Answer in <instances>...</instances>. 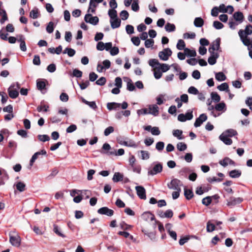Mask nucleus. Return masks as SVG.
<instances>
[{
  "label": "nucleus",
  "mask_w": 252,
  "mask_h": 252,
  "mask_svg": "<svg viewBox=\"0 0 252 252\" xmlns=\"http://www.w3.org/2000/svg\"><path fill=\"white\" fill-rule=\"evenodd\" d=\"M124 176L120 172L115 173L112 180L114 182H118L123 181Z\"/></svg>",
  "instance_id": "393cba45"
},
{
  "label": "nucleus",
  "mask_w": 252,
  "mask_h": 252,
  "mask_svg": "<svg viewBox=\"0 0 252 252\" xmlns=\"http://www.w3.org/2000/svg\"><path fill=\"white\" fill-rule=\"evenodd\" d=\"M184 52L188 57H193L196 55V53L195 50H192L187 48L184 49Z\"/></svg>",
  "instance_id": "72a5a7b5"
},
{
  "label": "nucleus",
  "mask_w": 252,
  "mask_h": 252,
  "mask_svg": "<svg viewBox=\"0 0 252 252\" xmlns=\"http://www.w3.org/2000/svg\"><path fill=\"white\" fill-rule=\"evenodd\" d=\"M141 153V158L142 159H148L150 158L149 153L148 151H140Z\"/></svg>",
  "instance_id": "864d4df0"
},
{
  "label": "nucleus",
  "mask_w": 252,
  "mask_h": 252,
  "mask_svg": "<svg viewBox=\"0 0 252 252\" xmlns=\"http://www.w3.org/2000/svg\"><path fill=\"white\" fill-rule=\"evenodd\" d=\"M119 143L121 145H124L127 147L136 148L137 145L132 140H130L129 141H126L123 140H119Z\"/></svg>",
  "instance_id": "412c9836"
},
{
  "label": "nucleus",
  "mask_w": 252,
  "mask_h": 252,
  "mask_svg": "<svg viewBox=\"0 0 252 252\" xmlns=\"http://www.w3.org/2000/svg\"><path fill=\"white\" fill-rule=\"evenodd\" d=\"M165 29L167 32H172L175 31L176 27L174 24L167 23L165 26Z\"/></svg>",
  "instance_id": "f704fd0d"
},
{
  "label": "nucleus",
  "mask_w": 252,
  "mask_h": 252,
  "mask_svg": "<svg viewBox=\"0 0 252 252\" xmlns=\"http://www.w3.org/2000/svg\"><path fill=\"white\" fill-rule=\"evenodd\" d=\"M241 175V172L238 170H233L229 172V176L233 178H239Z\"/></svg>",
  "instance_id": "7c9ffc66"
},
{
  "label": "nucleus",
  "mask_w": 252,
  "mask_h": 252,
  "mask_svg": "<svg viewBox=\"0 0 252 252\" xmlns=\"http://www.w3.org/2000/svg\"><path fill=\"white\" fill-rule=\"evenodd\" d=\"M125 154V150L123 149H120L118 150L117 152H116V150H114L113 151L107 152L106 154L107 155H115V156H122Z\"/></svg>",
  "instance_id": "a878e982"
},
{
  "label": "nucleus",
  "mask_w": 252,
  "mask_h": 252,
  "mask_svg": "<svg viewBox=\"0 0 252 252\" xmlns=\"http://www.w3.org/2000/svg\"><path fill=\"white\" fill-rule=\"evenodd\" d=\"M37 137L38 139L42 142L48 141L50 139V137L46 134L38 135Z\"/></svg>",
  "instance_id": "13d9d810"
},
{
  "label": "nucleus",
  "mask_w": 252,
  "mask_h": 252,
  "mask_svg": "<svg viewBox=\"0 0 252 252\" xmlns=\"http://www.w3.org/2000/svg\"><path fill=\"white\" fill-rule=\"evenodd\" d=\"M215 225L211 222V220H209L207 223L206 229L208 232H213L215 229Z\"/></svg>",
  "instance_id": "c9c22d12"
},
{
  "label": "nucleus",
  "mask_w": 252,
  "mask_h": 252,
  "mask_svg": "<svg viewBox=\"0 0 252 252\" xmlns=\"http://www.w3.org/2000/svg\"><path fill=\"white\" fill-rule=\"evenodd\" d=\"M207 120V116L206 114L203 113L196 119L194 123V126L195 127H199L203 124V122H205Z\"/></svg>",
  "instance_id": "9d476101"
},
{
  "label": "nucleus",
  "mask_w": 252,
  "mask_h": 252,
  "mask_svg": "<svg viewBox=\"0 0 252 252\" xmlns=\"http://www.w3.org/2000/svg\"><path fill=\"white\" fill-rule=\"evenodd\" d=\"M172 51L169 48L164 49L158 53V57L162 61H167L172 55Z\"/></svg>",
  "instance_id": "423d86ee"
},
{
  "label": "nucleus",
  "mask_w": 252,
  "mask_h": 252,
  "mask_svg": "<svg viewBox=\"0 0 252 252\" xmlns=\"http://www.w3.org/2000/svg\"><path fill=\"white\" fill-rule=\"evenodd\" d=\"M238 34L243 43L245 46H248V49L250 50V48H252V43L246 34L245 36H244V31L240 30Z\"/></svg>",
  "instance_id": "20e7f679"
},
{
  "label": "nucleus",
  "mask_w": 252,
  "mask_h": 252,
  "mask_svg": "<svg viewBox=\"0 0 252 252\" xmlns=\"http://www.w3.org/2000/svg\"><path fill=\"white\" fill-rule=\"evenodd\" d=\"M20 85L18 83H13L8 89L9 96L13 99L16 98L19 95L18 90L20 89Z\"/></svg>",
  "instance_id": "f03ea898"
},
{
  "label": "nucleus",
  "mask_w": 252,
  "mask_h": 252,
  "mask_svg": "<svg viewBox=\"0 0 252 252\" xmlns=\"http://www.w3.org/2000/svg\"><path fill=\"white\" fill-rule=\"evenodd\" d=\"M223 26V25L218 21H215L213 22V27L217 30L221 29Z\"/></svg>",
  "instance_id": "4d7b16f0"
},
{
  "label": "nucleus",
  "mask_w": 252,
  "mask_h": 252,
  "mask_svg": "<svg viewBox=\"0 0 252 252\" xmlns=\"http://www.w3.org/2000/svg\"><path fill=\"white\" fill-rule=\"evenodd\" d=\"M120 17L123 20H126L129 16L128 12L126 10H123L120 12Z\"/></svg>",
  "instance_id": "5fc2aeb1"
},
{
  "label": "nucleus",
  "mask_w": 252,
  "mask_h": 252,
  "mask_svg": "<svg viewBox=\"0 0 252 252\" xmlns=\"http://www.w3.org/2000/svg\"><path fill=\"white\" fill-rule=\"evenodd\" d=\"M230 137L226 135V133L222 132L219 136V139L225 145H230L232 143V140Z\"/></svg>",
  "instance_id": "2eb2a0df"
},
{
  "label": "nucleus",
  "mask_w": 252,
  "mask_h": 252,
  "mask_svg": "<svg viewBox=\"0 0 252 252\" xmlns=\"http://www.w3.org/2000/svg\"><path fill=\"white\" fill-rule=\"evenodd\" d=\"M243 201V199L242 198L231 196L229 200L227 201V205L229 207H233L240 204Z\"/></svg>",
  "instance_id": "6e6552de"
},
{
  "label": "nucleus",
  "mask_w": 252,
  "mask_h": 252,
  "mask_svg": "<svg viewBox=\"0 0 252 252\" xmlns=\"http://www.w3.org/2000/svg\"><path fill=\"white\" fill-rule=\"evenodd\" d=\"M149 64L152 67H156L157 68H158L159 64L160 63L156 59H150L148 62Z\"/></svg>",
  "instance_id": "e433bc0d"
},
{
  "label": "nucleus",
  "mask_w": 252,
  "mask_h": 252,
  "mask_svg": "<svg viewBox=\"0 0 252 252\" xmlns=\"http://www.w3.org/2000/svg\"><path fill=\"white\" fill-rule=\"evenodd\" d=\"M141 218L143 220L146 221L149 220L152 221L155 220V216L149 212H144L142 214Z\"/></svg>",
  "instance_id": "6ab92c4d"
},
{
  "label": "nucleus",
  "mask_w": 252,
  "mask_h": 252,
  "mask_svg": "<svg viewBox=\"0 0 252 252\" xmlns=\"http://www.w3.org/2000/svg\"><path fill=\"white\" fill-rule=\"evenodd\" d=\"M215 109L219 112H225L226 110V105L223 102L219 103L216 105Z\"/></svg>",
  "instance_id": "4be33fe9"
},
{
  "label": "nucleus",
  "mask_w": 252,
  "mask_h": 252,
  "mask_svg": "<svg viewBox=\"0 0 252 252\" xmlns=\"http://www.w3.org/2000/svg\"><path fill=\"white\" fill-rule=\"evenodd\" d=\"M36 86L38 90H42L45 88L46 85L44 81L38 79L36 81Z\"/></svg>",
  "instance_id": "58836bf2"
},
{
  "label": "nucleus",
  "mask_w": 252,
  "mask_h": 252,
  "mask_svg": "<svg viewBox=\"0 0 252 252\" xmlns=\"http://www.w3.org/2000/svg\"><path fill=\"white\" fill-rule=\"evenodd\" d=\"M153 166L149 168L148 171V175L154 176L160 173L162 171V165L159 162H154Z\"/></svg>",
  "instance_id": "f257e3e1"
},
{
  "label": "nucleus",
  "mask_w": 252,
  "mask_h": 252,
  "mask_svg": "<svg viewBox=\"0 0 252 252\" xmlns=\"http://www.w3.org/2000/svg\"><path fill=\"white\" fill-rule=\"evenodd\" d=\"M53 231L58 235H59L63 238L65 237V235L61 232V229L58 227V225H57L56 224L54 225Z\"/></svg>",
  "instance_id": "a19ab883"
},
{
  "label": "nucleus",
  "mask_w": 252,
  "mask_h": 252,
  "mask_svg": "<svg viewBox=\"0 0 252 252\" xmlns=\"http://www.w3.org/2000/svg\"><path fill=\"white\" fill-rule=\"evenodd\" d=\"M212 202V199L210 196L204 198L202 200V203L206 206H209Z\"/></svg>",
  "instance_id": "09e8293b"
},
{
  "label": "nucleus",
  "mask_w": 252,
  "mask_h": 252,
  "mask_svg": "<svg viewBox=\"0 0 252 252\" xmlns=\"http://www.w3.org/2000/svg\"><path fill=\"white\" fill-rule=\"evenodd\" d=\"M82 101L94 110H96L97 108V106L95 101H89L84 98H82Z\"/></svg>",
  "instance_id": "5701e85b"
},
{
  "label": "nucleus",
  "mask_w": 252,
  "mask_h": 252,
  "mask_svg": "<svg viewBox=\"0 0 252 252\" xmlns=\"http://www.w3.org/2000/svg\"><path fill=\"white\" fill-rule=\"evenodd\" d=\"M121 20L118 18L110 20L111 27L112 29L118 28L121 26Z\"/></svg>",
  "instance_id": "aec40b11"
},
{
  "label": "nucleus",
  "mask_w": 252,
  "mask_h": 252,
  "mask_svg": "<svg viewBox=\"0 0 252 252\" xmlns=\"http://www.w3.org/2000/svg\"><path fill=\"white\" fill-rule=\"evenodd\" d=\"M154 40L152 39H148L145 41V46L147 48L152 47L154 45Z\"/></svg>",
  "instance_id": "052dcab7"
},
{
  "label": "nucleus",
  "mask_w": 252,
  "mask_h": 252,
  "mask_svg": "<svg viewBox=\"0 0 252 252\" xmlns=\"http://www.w3.org/2000/svg\"><path fill=\"white\" fill-rule=\"evenodd\" d=\"M245 103L249 107L250 109L252 111V97H248L246 100Z\"/></svg>",
  "instance_id": "774afa93"
},
{
  "label": "nucleus",
  "mask_w": 252,
  "mask_h": 252,
  "mask_svg": "<svg viewBox=\"0 0 252 252\" xmlns=\"http://www.w3.org/2000/svg\"><path fill=\"white\" fill-rule=\"evenodd\" d=\"M114 130L113 126H110L107 127L104 131V134L105 136H108L110 133H112Z\"/></svg>",
  "instance_id": "338daca9"
},
{
  "label": "nucleus",
  "mask_w": 252,
  "mask_h": 252,
  "mask_svg": "<svg viewBox=\"0 0 252 252\" xmlns=\"http://www.w3.org/2000/svg\"><path fill=\"white\" fill-rule=\"evenodd\" d=\"M84 20L86 23H90L93 25H96L99 22V19L97 16H93L89 13L85 15Z\"/></svg>",
  "instance_id": "0eeeda50"
},
{
  "label": "nucleus",
  "mask_w": 252,
  "mask_h": 252,
  "mask_svg": "<svg viewBox=\"0 0 252 252\" xmlns=\"http://www.w3.org/2000/svg\"><path fill=\"white\" fill-rule=\"evenodd\" d=\"M184 195L187 200H189L193 197V193L191 190L185 188Z\"/></svg>",
  "instance_id": "c85d7f7f"
},
{
  "label": "nucleus",
  "mask_w": 252,
  "mask_h": 252,
  "mask_svg": "<svg viewBox=\"0 0 252 252\" xmlns=\"http://www.w3.org/2000/svg\"><path fill=\"white\" fill-rule=\"evenodd\" d=\"M9 242L12 246L18 247L21 244L20 237L17 234L14 233L13 234L10 233L9 234Z\"/></svg>",
  "instance_id": "39448f33"
},
{
  "label": "nucleus",
  "mask_w": 252,
  "mask_h": 252,
  "mask_svg": "<svg viewBox=\"0 0 252 252\" xmlns=\"http://www.w3.org/2000/svg\"><path fill=\"white\" fill-rule=\"evenodd\" d=\"M77 129V126L74 124H72L69 126L66 129L67 133H71Z\"/></svg>",
  "instance_id": "69168bd1"
},
{
  "label": "nucleus",
  "mask_w": 252,
  "mask_h": 252,
  "mask_svg": "<svg viewBox=\"0 0 252 252\" xmlns=\"http://www.w3.org/2000/svg\"><path fill=\"white\" fill-rule=\"evenodd\" d=\"M46 154H47L46 151L44 149L41 150L40 151H39V152H36L35 153H34L33 155V156H32V157L30 160V166L32 167L33 165L34 162L38 158V157L39 155H46Z\"/></svg>",
  "instance_id": "4468645a"
},
{
  "label": "nucleus",
  "mask_w": 252,
  "mask_h": 252,
  "mask_svg": "<svg viewBox=\"0 0 252 252\" xmlns=\"http://www.w3.org/2000/svg\"><path fill=\"white\" fill-rule=\"evenodd\" d=\"M120 226L123 230H128L132 227L131 225L126 224L125 221H122L120 223Z\"/></svg>",
  "instance_id": "bf43d9fd"
},
{
  "label": "nucleus",
  "mask_w": 252,
  "mask_h": 252,
  "mask_svg": "<svg viewBox=\"0 0 252 252\" xmlns=\"http://www.w3.org/2000/svg\"><path fill=\"white\" fill-rule=\"evenodd\" d=\"M211 99L215 102H219L220 100V96L216 92L211 94Z\"/></svg>",
  "instance_id": "4c0bfd02"
},
{
  "label": "nucleus",
  "mask_w": 252,
  "mask_h": 252,
  "mask_svg": "<svg viewBox=\"0 0 252 252\" xmlns=\"http://www.w3.org/2000/svg\"><path fill=\"white\" fill-rule=\"evenodd\" d=\"M189 94H198V90L194 87H190L188 90Z\"/></svg>",
  "instance_id": "0e129e2a"
},
{
  "label": "nucleus",
  "mask_w": 252,
  "mask_h": 252,
  "mask_svg": "<svg viewBox=\"0 0 252 252\" xmlns=\"http://www.w3.org/2000/svg\"><path fill=\"white\" fill-rule=\"evenodd\" d=\"M159 68L161 70L162 72H165L169 69L170 66L165 63H160L158 65V69Z\"/></svg>",
  "instance_id": "603ef678"
},
{
  "label": "nucleus",
  "mask_w": 252,
  "mask_h": 252,
  "mask_svg": "<svg viewBox=\"0 0 252 252\" xmlns=\"http://www.w3.org/2000/svg\"><path fill=\"white\" fill-rule=\"evenodd\" d=\"M148 109L149 110V113L152 114L154 116H157L159 114V107L157 104H152L148 105Z\"/></svg>",
  "instance_id": "ddd939ff"
},
{
  "label": "nucleus",
  "mask_w": 252,
  "mask_h": 252,
  "mask_svg": "<svg viewBox=\"0 0 252 252\" xmlns=\"http://www.w3.org/2000/svg\"><path fill=\"white\" fill-rule=\"evenodd\" d=\"M183 131L181 130L176 129L173 131V135L174 137H177L179 140H182L184 139V137L182 136Z\"/></svg>",
  "instance_id": "473e14b6"
},
{
  "label": "nucleus",
  "mask_w": 252,
  "mask_h": 252,
  "mask_svg": "<svg viewBox=\"0 0 252 252\" xmlns=\"http://www.w3.org/2000/svg\"><path fill=\"white\" fill-rule=\"evenodd\" d=\"M0 15L2 16L0 20V22L1 24H3L5 21L8 20L7 15L5 10H2L0 13Z\"/></svg>",
  "instance_id": "37998d69"
},
{
  "label": "nucleus",
  "mask_w": 252,
  "mask_h": 252,
  "mask_svg": "<svg viewBox=\"0 0 252 252\" xmlns=\"http://www.w3.org/2000/svg\"><path fill=\"white\" fill-rule=\"evenodd\" d=\"M233 17L236 22L238 23V24L242 23L244 20V15L243 13L240 11L235 12L233 14Z\"/></svg>",
  "instance_id": "dca6fc26"
},
{
  "label": "nucleus",
  "mask_w": 252,
  "mask_h": 252,
  "mask_svg": "<svg viewBox=\"0 0 252 252\" xmlns=\"http://www.w3.org/2000/svg\"><path fill=\"white\" fill-rule=\"evenodd\" d=\"M39 14L38 12V9H32L30 13V17L33 19H36L38 17Z\"/></svg>",
  "instance_id": "6e6d98bb"
},
{
  "label": "nucleus",
  "mask_w": 252,
  "mask_h": 252,
  "mask_svg": "<svg viewBox=\"0 0 252 252\" xmlns=\"http://www.w3.org/2000/svg\"><path fill=\"white\" fill-rule=\"evenodd\" d=\"M186 44L184 41L182 39H179L177 44L176 47L178 50H182L185 49Z\"/></svg>",
  "instance_id": "49530a36"
},
{
  "label": "nucleus",
  "mask_w": 252,
  "mask_h": 252,
  "mask_svg": "<svg viewBox=\"0 0 252 252\" xmlns=\"http://www.w3.org/2000/svg\"><path fill=\"white\" fill-rule=\"evenodd\" d=\"M46 31L49 33H51L53 32L54 30V24L53 22H50L46 28Z\"/></svg>",
  "instance_id": "a18cd8bd"
},
{
  "label": "nucleus",
  "mask_w": 252,
  "mask_h": 252,
  "mask_svg": "<svg viewBox=\"0 0 252 252\" xmlns=\"http://www.w3.org/2000/svg\"><path fill=\"white\" fill-rule=\"evenodd\" d=\"M217 89L220 91H225L229 93V86L227 83H223L217 87Z\"/></svg>",
  "instance_id": "2f4dec72"
},
{
  "label": "nucleus",
  "mask_w": 252,
  "mask_h": 252,
  "mask_svg": "<svg viewBox=\"0 0 252 252\" xmlns=\"http://www.w3.org/2000/svg\"><path fill=\"white\" fill-rule=\"evenodd\" d=\"M16 189L20 192L24 191L25 190V184L21 182H18L16 185Z\"/></svg>",
  "instance_id": "c03bdc74"
},
{
  "label": "nucleus",
  "mask_w": 252,
  "mask_h": 252,
  "mask_svg": "<svg viewBox=\"0 0 252 252\" xmlns=\"http://www.w3.org/2000/svg\"><path fill=\"white\" fill-rule=\"evenodd\" d=\"M211 56L208 59V63L210 65H214L217 62V59L219 57V55L217 52H212L210 53Z\"/></svg>",
  "instance_id": "f3484780"
},
{
  "label": "nucleus",
  "mask_w": 252,
  "mask_h": 252,
  "mask_svg": "<svg viewBox=\"0 0 252 252\" xmlns=\"http://www.w3.org/2000/svg\"><path fill=\"white\" fill-rule=\"evenodd\" d=\"M215 78L219 81H223L226 80V77L222 72H217L215 74Z\"/></svg>",
  "instance_id": "c756f323"
},
{
  "label": "nucleus",
  "mask_w": 252,
  "mask_h": 252,
  "mask_svg": "<svg viewBox=\"0 0 252 252\" xmlns=\"http://www.w3.org/2000/svg\"><path fill=\"white\" fill-rule=\"evenodd\" d=\"M121 103H117V102H108L107 104V109L111 111L112 110H115L118 108L120 107Z\"/></svg>",
  "instance_id": "b1692460"
},
{
  "label": "nucleus",
  "mask_w": 252,
  "mask_h": 252,
  "mask_svg": "<svg viewBox=\"0 0 252 252\" xmlns=\"http://www.w3.org/2000/svg\"><path fill=\"white\" fill-rule=\"evenodd\" d=\"M137 194L138 196L141 199H146V190L142 186H139L135 187Z\"/></svg>",
  "instance_id": "9b49d317"
},
{
  "label": "nucleus",
  "mask_w": 252,
  "mask_h": 252,
  "mask_svg": "<svg viewBox=\"0 0 252 252\" xmlns=\"http://www.w3.org/2000/svg\"><path fill=\"white\" fill-rule=\"evenodd\" d=\"M106 78L104 77H101L95 82V83L97 85L103 86V85H105V84L106 83Z\"/></svg>",
  "instance_id": "e2e57ef3"
},
{
  "label": "nucleus",
  "mask_w": 252,
  "mask_h": 252,
  "mask_svg": "<svg viewBox=\"0 0 252 252\" xmlns=\"http://www.w3.org/2000/svg\"><path fill=\"white\" fill-rule=\"evenodd\" d=\"M108 14L110 19L118 18L117 12L115 9H109L108 10Z\"/></svg>",
  "instance_id": "79ce46f5"
},
{
  "label": "nucleus",
  "mask_w": 252,
  "mask_h": 252,
  "mask_svg": "<svg viewBox=\"0 0 252 252\" xmlns=\"http://www.w3.org/2000/svg\"><path fill=\"white\" fill-rule=\"evenodd\" d=\"M97 212L99 214L106 215L108 217H111L114 214V211L107 207H101L98 209Z\"/></svg>",
  "instance_id": "1a4fd4ad"
},
{
  "label": "nucleus",
  "mask_w": 252,
  "mask_h": 252,
  "mask_svg": "<svg viewBox=\"0 0 252 252\" xmlns=\"http://www.w3.org/2000/svg\"><path fill=\"white\" fill-rule=\"evenodd\" d=\"M224 133H226V135H227L229 137H232L233 136L236 135L237 133L235 130L233 129H229L223 132Z\"/></svg>",
  "instance_id": "8fccbe9b"
},
{
  "label": "nucleus",
  "mask_w": 252,
  "mask_h": 252,
  "mask_svg": "<svg viewBox=\"0 0 252 252\" xmlns=\"http://www.w3.org/2000/svg\"><path fill=\"white\" fill-rule=\"evenodd\" d=\"M177 148L180 151H184L187 148V145L183 142H179L177 145Z\"/></svg>",
  "instance_id": "de8ad7c7"
},
{
  "label": "nucleus",
  "mask_w": 252,
  "mask_h": 252,
  "mask_svg": "<svg viewBox=\"0 0 252 252\" xmlns=\"http://www.w3.org/2000/svg\"><path fill=\"white\" fill-rule=\"evenodd\" d=\"M182 185V182L180 180L174 178L167 184V187L170 189L180 190Z\"/></svg>",
  "instance_id": "7ed1b4c3"
},
{
  "label": "nucleus",
  "mask_w": 252,
  "mask_h": 252,
  "mask_svg": "<svg viewBox=\"0 0 252 252\" xmlns=\"http://www.w3.org/2000/svg\"><path fill=\"white\" fill-rule=\"evenodd\" d=\"M72 76L77 78H80L82 76V72L78 69L73 70Z\"/></svg>",
  "instance_id": "3c124183"
},
{
  "label": "nucleus",
  "mask_w": 252,
  "mask_h": 252,
  "mask_svg": "<svg viewBox=\"0 0 252 252\" xmlns=\"http://www.w3.org/2000/svg\"><path fill=\"white\" fill-rule=\"evenodd\" d=\"M219 163L224 167L227 166L228 164L235 165V162L228 157H225L222 160H220Z\"/></svg>",
  "instance_id": "a211bd4d"
},
{
  "label": "nucleus",
  "mask_w": 252,
  "mask_h": 252,
  "mask_svg": "<svg viewBox=\"0 0 252 252\" xmlns=\"http://www.w3.org/2000/svg\"><path fill=\"white\" fill-rule=\"evenodd\" d=\"M204 20L201 17L195 18L194 20V25L197 28H200L204 25Z\"/></svg>",
  "instance_id": "bb28decb"
},
{
  "label": "nucleus",
  "mask_w": 252,
  "mask_h": 252,
  "mask_svg": "<svg viewBox=\"0 0 252 252\" xmlns=\"http://www.w3.org/2000/svg\"><path fill=\"white\" fill-rule=\"evenodd\" d=\"M75 50L70 48H66L63 52V54L67 53L68 56L70 57H73L75 54Z\"/></svg>",
  "instance_id": "ea45409f"
},
{
  "label": "nucleus",
  "mask_w": 252,
  "mask_h": 252,
  "mask_svg": "<svg viewBox=\"0 0 252 252\" xmlns=\"http://www.w3.org/2000/svg\"><path fill=\"white\" fill-rule=\"evenodd\" d=\"M168 226H171V224L167 223L165 226V227H166V229L167 230L168 234H169L171 238H172L174 240H177L176 232L175 231H172V230H170V228H168Z\"/></svg>",
  "instance_id": "cd10ccee"
},
{
  "label": "nucleus",
  "mask_w": 252,
  "mask_h": 252,
  "mask_svg": "<svg viewBox=\"0 0 252 252\" xmlns=\"http://www.w3.org/2000/svg\"><path fill=\"white\" fill-rule=\"evenodd\" d=\"M244 32L245 34H246L247 36L252 34V26L251 25L246 26Z\"/></svg>",
  "instance_id": "680f3d73"
},
{
  "label": "nucleus",
  "mask_w": 252,
  "mask_h": 252,
  "mask_svg": "<svg viewBox=\"0 0 252 252\" xmlns=\"http://www.w3.org/2000/svg\"><path fill=\"white\" fill-rule=\"evenodd\" d=\"M220 38H217L212 42L211 47L209 49V52L212 53V52H214L215 50H219L220 48Z\"/></svg>",
  "instance_id": "f8f14e48"
}]
</instances>
